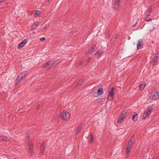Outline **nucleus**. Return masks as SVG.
Returning a JSON list of instances; mask_svg holds the SVG:
<instances>
[{
  "label": "nucleus",
  "instance_id": "nucleus-1",
  "mask_svg": "<svg viewBox=\"0 0 159 159\" xmlns=\"http://www.w3.org/2000/svg\"><path fill=\"white\" fill-rule=\"evenodd\" d=\"M153 109V106H149L145 111L143 114L142 119L145 120L146 118L151 114V112Z\"/></svg>",
  "mask_w": 159,
  "mask_h": 159
},
{
  "label": "nucleus",
  "instance_id": "nucleus-2",
  "mask_svg": "<svg viewBox=\"0 0 159 159\" xmlns=\"http://www.w3.org/2000/svg\"><path fill=\"white\" fill-rule=\"evenodd\" d=\"M149 97L152 100L158 99L159 98V90H153L149 93Z\"/></svg>",
  "mask_w": 159,
  "mask_h": 159
},
{
  "label": "nucleus",
  "instance_id": "nucleus-3",
  "mask_svg": "<svg viewBox=\"0 0 159 159\" xmlns=\"http://www.w3.org/2000/svg\"><path fill=\"white\" fill-rule=\"evenodd\" d=\"M70 116V115L69 113L66 111H64L60 115L61 117L64 120H66L69 119Z\"/></svg>",
  "mask_w": 159,
  "mask_h": 159
},
{
  "label": "nucleus",
  "instance_id": "nucleus-4",
  "mask_svg": "<svg viewBox=\"0 0 159 159\" xmlns=\"http://www.w3.org/2000/svg\"><path fill=\"white\" fill-rule=\"evenodd\" d=\"M127 112L126 111H122L120 116L117 122L118 124H120L121 122L124 120L126 116Z\"/></svg>",
  "mask_w": 159,
  "mask_h": 159
},
{
  "label": "nucleus",
  "instance_id": "nucleus-5",
  "mask_svg": "<svg viewBox=\"0 0 159 159\" xmlns=\"http://www.w3.org/2000/svg\"><path fill=\"white\" fill-rule=\"evenodd\" d=\"M120 0H114L113 8L115 11L118 10L120 4Z\"/></svg>",
  "mask_w": 159,
  "mask_h": 159
},
{
  "label": "nucleus",
  "instance_id": "nucleus-6",
  "mask_svg": "<svg viewBox=\"0 0 159 159\" xmlns=\"http://www.w3.org/2000/svg\"><path fill=\"white\" fill-rule=\"evenodd\" d=\"M143 40L142 39L138 40V43H137V49H139L142 48L143 46Z\"/></svg>",
  "mask_w": 159,
  "mask_h": 159
},
{
  "label": "nucleus",
  "instance_id": "nucleus-7",
  "mask_svg": "<svg viewBox=\"0 0 159 159\" xmlns=\"http://www.w3.org/2000/svg\"><path fill=\"white\" fill-rule=\"evenodd\" d=\"M29 154H32L33 153V149L32 143L30 142L29 143Z\"/></svg>",
  "mask_w": 159,
  "mask_h": 159
},
{
  "label": "nucleus",
  "instance_id": "nucleus-8",
  "mask_svg": "<svg viewBox=\"0 0 159 159\" xmlns=\"http://www.w3.org/2000/svg\"><path fill=\"white\" fill-rule=\"evenodd\" d=\"M134 141L135 138L134 137V135H133L132 137H131L127 145L132 147V144Z\"/></svg>",
  "mask_w": 159,
  "mask_h": 159
},
{
  "label": "nucleus",
  "instance_id": "nucleus-9",
  "mask_svg": "<svg viewBox=\"0 0 159 159\" xmlns=\"http://www.w3.org/2000/svg\"><path fill=\"white\" fill-rule=\"evenodd\" d=\"M85 80L81 79L77 82L75 86L77 87L80 86L85 83Z\"/></svg>",
  "mask_w": 159,
  "mask_h": 159
},
{
  "label": "nucleus",
  "instance_id": "nucleus-10",
  "mask_svg": "<svg viewBox=\"0 0 159 159\" xmlns=\"http://www.w3.org/2000/svg\"><path fill=\"white\" fill-rule=\"evenodd\" d=\"M159 58V54H157L156 55L155 57L153 60V61L152 63V64L153 66H154L156 62L157 61V60Z\"/></svg>",
  "mask_w": 159,
  "mask_h": 159
},
{
  "label": "nucleus",
  "instance_id": "nucleus-11",
  "mask_svg": "<svg viewBox=\"0 0 159 159\" xmlns=\"http://www.w3.org/2000/svg\"><path fill=\"white\" fill-rule=\"evenodd\" d=\"M27 43V41L26 39H24L22 42L20 43L18 45V48H22Z\"/></svg>",
  "mask_w": 159,
  "mask_h": 159
},
{
  "label": "nucleus",
  "instance_id": "nucleus-12",
  "mask_svg": "<svg viewBox=\"0 0 159 159\" xmlns=\"http://www.w3.org/2000/svg\"><path fill=\"white\" fill-rule=\"evenodd\" d=\"M39 24V23L38 21L35 22L31 26V29L32 30H34L35 28L37 27Z\"/></svg>",
  "mask_w": 159,
  "mask_h": 159
},
{
  "label": "nucleus",
  "instance_id": "nucleus-13",
  "mask_svg": "<svg viewBox=\"0 0 159 159\" xmlns=\"http://www.w3.org/2000/svg\"><path fill=\"white\" fill-rule=\"evenodd\" d=\"M96 47V46H93L91 47L88 50L87 53L91 54L94 51V50L95 48Z\"/></svg>",
  "mask_w": 159,
  "mask_h": 159
},
{
  "label": "nucleus",
  "instance_id": "nucleus-14",
  "mask_svg": "<svg viewBox=\"0 0 159 159\" xmlns=\"http://www.w3.org/2000/svg\"><path fill=\"white\" fill-rule=\"evenodd\" d=\"M60 62L61 61L60 60H57L51 64V66L52 67H53L58 65Z\"/></svg>",
  "mask_w": 159,
  "mask_h": 159
},
{
  "label": "nucleus",
  "instance_id": "nucleus-15",
  "mask_svg": "<svg viewBox=\"0 0 159 159\" xmlns=\"http://www.w3.org/2000/svg\"><path fill=\"white\" fill-rule=\"evenodd\" d=\"M131 146H130L129 145H127L126 149V157H128V155L130 152V149L131 148Z\"/></svg>",
  "mask_w": 159,
  "mask_h": 159
},
{
  "label": "nucleus",
  "instance_id": "nucleus-16",
  "mask_svg": "<svg viewBox=\"0 0 159 159\" xmlns=\"http://www.w3.org/2000/svg\"><path fill=\"white\" fill-rule=\"evenodd\" d=\"M27 74V73L26 71H24L21 73L19 76L21 77V79H23L25 77Z\"/></svg>",
  "mask_w": 159,
  "mask_h": 159
},
{
  "label": "nucleus",
  "instance_id": "nucleus-17",
  "mask_svg": "<svg viewBox=\"0 0 159 159\" xmlns=\"http://www.w3.org/2000/svg\"><path fill=\"white\" fill-rule=\"evenodd\" d=\"M152 12V7H150L148 10L147 11L145 14V15L147 16H150V13Z\"/></svg>",
  "mask_w": 159,
  "mask_h": 159
},
{
  "label": "nucleus",
  "instance_id": "nucleus-18",
  "mask_svg": "<svg viewBox=\"0 0 159 159\" xmlns=\"http://www.w3.org/2000/svg\"><path fill=\"white\" fill-rule=\"evenodd\" d=\"M103 52V51L102 50L100 49V50H98L97 51V52L95 53V57H97L101 54Z\"/></svg>",
  "mask_w": 159,
  "mask_h": 159
},
{
  "label": "nucleus",
  "instance_id": "nucleus-19",
  "mask_svg": "<svg viewBox=\"0 0 159 159\" xmlns=\"http://www.w3.org/2000/svg\"><path fill=\"white\" fill-rule=\"evenodd\" d=\"M22 79H21V77H20V76L18 75L17 78L16 80V84H17L19 83H20L21 80Z\"/></svg>",
  "mask_w": 159,
  "mask_h": 159
},
{
  "label": "nucleus",
  "instance_id": "nucleus-20",
  "mask_svg": "<svg viewBox=\"0 0 159 159\" xmlns=\"http://www.w3.org/2000/svg\"><path fill=\"white\" fill-rule=\"evenodd\" d=\"M114 95L113 90H110V99L113 98V96Z\"/></svg>",
  "mask_w": 159,
  "mask_h": 159
},
{
  "label": "nucleus",
  "instance_id": "nucleus-21",
  "mask_svg": "<svg viewBox=\"0 0 159 159\" xmlns=\"http://www.w3.org/2000/svg\"><path fill=\"white\" fill-rule=\"evenodd\" d=\"M137 116L138 115L137 114H135L134 116H133L132 118V119L135 122L137 120L138 118Z\"/></svg>",
  "mask_w": 159,
  "mask_h": 159
},
{
  "label": "nucleus",
  "instance_id": "nucleus-22",
  "mask_svg": "<svg viewBox=\"0 0 159 159\" xmlns=\"http://www.w3.org/2000/svg\"><path fill=\"white\" fill-rule=\"evenodd\" d=\"M94 140V138L93 137V135L91 134L90 135V139L89 142L90 143H92L93 142Z\"/></svg>",
  "mask_w": 159,
  "mask_h": 159
},
{
  "label": "nucleus",
  "instance_id": "nucleus-23",
  "mask_svg": "<svg viewBox=\"0 0 159 159\" xmlns=\"http://www.w3.org/2000/svg\"><path fill=\"white\" fill-rule=\"evenodd\" d=\"M45 147V146L44 144H43L42 145L41 147V152L42 153H43V151L44 150V148Z\"/></svg>",
  "mask_w": 159,
  "mask_h": 159
},
{
  "label": "nucleus",
  "instance_id": "nucleus-24",
  "mask_svg": "<svg viewBox=\"0 0 159 159\" xmlns=\"http://www.w3.org/2000/svg\"><path fill=\"white\" fill-rule=\"evenodd\" d=\"M145 86V84H140L139 87L140 89H143L144 88Z\"/></svg>",
  "mask_w": 159,
  "mask_h": 159
},
{
  "label": "nucleus",
  "instance_id": "nucleus-25",
  "mask_svg": "<svg viewBox=\"0 0 159 159\" xmlns=\"http://www.w3.org/2000/svg\"><path fill=\"white\" fill-rule=\"evenodd\" d=\"M40 11L39 10H36L35 11V15L36 16H38L40 14Z\"/></svg>",
  "mask_w": 159,
  "mask_h": 159
},
{
  "label": "nucleus",
  "instance_id": "nucleus-26",
  "mask_svg": "<svg viewBox=\"0 0 159 159\" xmlns=\"http://www.w3.org/2000/svg\"><path fill=\"white\" fill-rule=\"evenodd\" d=\"M81 129V128L80 127H79L78 128L76 133V134H77L80 131Z\"/></svg>",
  "mask_w": 159,
  "mask_h": 159
},
{
  "label": "nucleus",
  "instance_id": "nucleus-27",
  "mask_svg": "<svg viewBox=\"0 0 159 159\" xmlns=\"http://www.w3.org/2000/svg\"><path fill=\"white\" fill-rule=\"evenodd\" d=\"M144 19L146 21H149L152 20V19L151 18H148V17H145Z\"/></svg>",
  "mask_w": 159,
  "mask_h": 159
},
{
  "label": "nucleus",
  "instance_id": "nucleus-28",
  "mask_svg": "<svg viewBox=\"0 0 159 159\" xmlns=\"http://www.w3.org/2000/svg\"><path fill=\"white\" fill-rule=\"evenodd\" d=\"M103 92V90H98V94L101 95Z\"/></svg>",
  "mask_w": 159,
  "mask_h": 159
},
{
  "label": "nucleus",
  "instance_id": "nucleus-29",
  "mask_svg": "<svg viewBox=\"0 0 159 159\" xmlns=\"http://www.w3.org/2000/svg\"><path fill=\"white\" fill-rule=\"evenodd\" d=\"M7 139V138L5 136H0V140H5Z\"/></svg>",
  "mask_w": 159,
  "mask_h": 159
},
{
  "label": "nucleus",
  "instance_id": "nucleus-30",
  "mask_svg": "<svg viewBox=\"0 0 159 159\" xmlns=\"http://www.w3.org/2000/svg\"><path fill=\"white\" fill-rule=\"evenodd\" d=\"M45 40V38L44 37L41 38L40 39V40L41 41H43Z\"/></svg>",
  "mask_w": 159,
  "mask_h": 159
},
{
  "label": "nucleus",
  "instance_id": "nucleus-31",
  "mask_svg": "<svg viewBox=\"0 0 159 159\" xmlns=\"http://www.w3.org/2000/svg\"><path fill=\"white\" fill-rule=\"evenodd\" d=\"M155 29V28H152V29H150V30H149V32H151L153 30H154Z\"/></svg>",
  "mask_w": 159,
  "mask_h": 159
},
{
  "label": "nucleus",
  "instance_id": "nucleus-32",
  "mask_svg": "<svg viewBox=\"0 0 159 159\" xmlns=\"http://www.w3.org/2000/svg\"><path fill=\"white\" fill-rule=\"evenodd\" d=\"M47 65H46V64H44L43 65V68H46V67H47Z\"/></svg>",
  "mask_w": 159,
  "mask_h": 159
},
{
  "label": "nucleus",
  "instance_id": "nucleus-33",
  "mask_svg": "<svg viewBox=\"0 0 159 159\" xmlns=\"http://www.w3.org/2000/svg\"><path fill=\"white\" fill-rule=\"evenodd\" d=\"M47 29V28L46 27H44V28H43L42 29V30H43V31H44L45 30H46Z\"/></svg>",
  "mask_w": 159,
  "mask_h": 159
},
{
  "label": "nucleus",
  "instance_id": "nucleus-34",
  "mask_svg": "<svg viewBox=\"0 0 159 159\" xmlns=\"http://www.w3.org/2000/svg\"><path fill=\"white\" fill-rule=\"evenodd\" d=\"M26 137L27 139H28L29 138V136L28 134H26Z\"/></svg>",
  "mask_w": 159,
  "mask_h": 159
},
{
  "label": "nucleus",
  "instance_id": "nucleus-35",
  "mask_svg": "<svg viewBox=\"0 0 159 159\" xmlns=\"http://www.w3.org/2000/svg\"><path fill=\"white\" fill-rule=\"evenodd\" d=\"M50 63V61L48 62L46 64L47 65V66H48L49 65Z\"/></svg>",
  "mask_w": 159,
  "mask_h": 159
},
{
  "label": "nucleus",
  "instance_id": "nucleus-36",
  "mask_svg": "<svg viewBox=\"0 0 159 159\" xmlns=\"http://www.w3.org/2000/svg\"><path fill=\"white\" fill-rule=\"evenodd\" d=\"M50 63V61L48 62L46 64L47 65V66H48L49 65Z\"/></svg>",
  "mask_w": 159,
  "mask_h": 159
},
{
  "label": "nucleus",
  "instance_id": "nucleus-37",
  "mask_svg": "<svg viewBox=\"0 0 159 159\" xmlns=\"http://www.w3.org/2000/svg\"><path fill=\"white\" fill-rule=\"evenodd\" d=\"M6 0H0V2H4Z\"/></svg>",
  "mask_w": 159,
  "mask_h": 159
},
{
  "label": "nucleus",
  "instance_id": "nucleus-38",
  "mask_svg": "<svg viewBox=\"0 0 159 159\" xmlns=\"http://www.w3.org/2000/svg\"><path fill=\"white\" fill-rule=\"evenodd\" d=\"M115 89V88H114V87H112V88H111V89Z\"/></svg>",
  "mask_w": 159,
  "mask_h": 159
},
{
  "label": "nucleus",
  "instance_id": "nucleus-39",
  "mask_svg": "<svg viewBox=\"0 0 159 159\" xmlns=\"http://www.w3.org/2000/svg\"><path fill=\"white\" fill-rule=\"evenodd\" d=\"M99 89V90L102 89V88H99V89Z\"/></svg>",
  "mask_w": 159,
  "mask_h": 159
},
{
  "label": "nucleus",
  "instance_id": "nucleus-40",
  "mask_svg": "<svg viewBox=\"0 0 159 159\" xmlns=\"http://www.w3.org/2000/svg\"><path fill=\"white\" fill-rule=\"evenodd\" d=\"M136 25V24H135L134 25H133V26H135Z\"/></svg>",
  "mask_w": 159,
  "mask_h": 159
},
{
  "label": "nucleus",
  "instance_id": "nucleus-41",
  "mask_svg": "<svg viewBox=\"0 0 159 159\" xmlns=\"http://www.w3.org/2000/svg\"><path fill=\"white\" fill-rule=\"evenodd\" d=\"M39 107H38L37 108V109H38L39 108Z\"/></svg>",
  "mask_w": 159,
  "mask_h": 159
},
{
  "label": "nucleus",
  "instance_id": "nucleus-42",
  "mask_svg": "<svg viewBox=\"0 0 159 159\" xmlns=\"http://www.w3.org/2000/svg\"><path fill=\"white\" fill-rule=\"evenodd\" d=\"M16 159L15 158V159Z\"/></svg>",
  "mask_w": 159,
  "mask_h": 159
},
{
  "label": "nucleus",
  "instance_id": "nucleus-43",
  "mask_svg": "<svg viewBox=\"0 0 159 159\" xmlns=\"http://www.w3.org/2000/svg\"><path fill=\"white\" fill-rule=\"evenodd\" d=\"M59 159H60V158H59Z\"/></svg>",
  "mask_w": 159,
  "mask_h": 159
}]
</instances>
